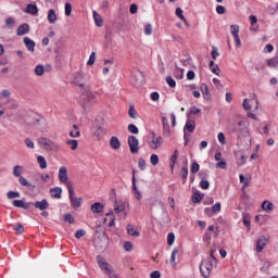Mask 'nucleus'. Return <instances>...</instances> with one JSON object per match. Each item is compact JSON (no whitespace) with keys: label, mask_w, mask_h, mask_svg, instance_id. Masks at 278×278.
I'll use <instances>...</instances> for the list:
<instances>
[{"label":"nucleus","mask_w":278,"mask_h":278,"mask_svg":"<svg viewBox=\"0 0 278 278\" xmlns=\"http://www.w3.org/2000/svg\"><path fill=\"white\" fill-rule=\"evenodd\" d=\"M97 262H98L99 268H101V270H103L105 275H109V277L111 278L116 277V273H114V268L112 267V265L105 262V258L103 256L98 255Z\"/></svg>","instance_id":"obj_1"},{"label":"nucleus","mask_w":278,"mask_h":278,"mask_svg":"<svg viewBox=\"0 0 278 278\" xmlns=\"http://www.w3.org/2000/svg\"><path fill=\"white\" fill-rule=\"evenodd\" d=\"M66 188L70 194L71 206L74 207V210H77V207H81V203H84V199L75 198V190L73 189V185L71 182H67Z\"/></svg>","instance_id":"obj_2"},{"label":"nucleus","mask_w":278,"mask_h":278,"mask_svg":"<svg viewBox=\"0 0 278 278\" xmlns=\"http://www.w3.org/2000/svg\"><path fill=\"white\" fill-rule=\"evenodd\" d=\"M214 262L212 258L207 257L206 260L202 261L200 265V273L203 277L207 278L212 275V268H214Z\"/></svg>","instance_id":"obj_3"},{"label":"nucleus","mask_w":278,"mask_h":278,"mask_svg":"<svg viewBox=\"0 0 278 278\" xmlns=\"http://www.w3.org/2000/svg\"><path fill=\"white\" fill-rule=\"evenodd\" d=\"M38 144L41 149H45V151H55L60 149V146H58V143L51 141L47 137L38 138Z\"/></svg>","instance_id":"obj_4"},{"label":"nucleus","mask_w":278,"mask_h":278,"mask_svg":"<svg viewBox=\"0 0 278 278\" xmlns=\"http://www.w3.org/2000/svg\"><path fill=\"white\" fill-rule=\"evenodd\" d=\"M68 62V49L64 46H59V66H64Z\"/></svg>","instance_id":"obj_5"},{"label":"nucleus","mask_w":278,"mask_h":278,"mask_svg":"<svg viewBox=\"0 0 278 278\" xmlns=\"http://www.w3.org/2000/svg\"><path fill=\"white\" fill-rule=\"evenodd\" d=\"M128 147L130 149V153H138V151H140V141H138L136 136L130 135L128 137Z\"/></svg>","instance_id":"obj_6"},{"label":"nucleus","mask_w":278,"mask_h":278,"mask_svg":"<svg viewBox=\"0 0 278 278\" xmlns=\"http://www.w3.org/2000/svg\"><path fill=\"white\" fill-rule=\"evenodd\" d=\"M243 110L248 112V118L257 121V112H260V106L257 105H243Z\"/></svg>","instance_id":"obj_7"},{"label":"nucleus","mask_w":278,"mask_h":278,"mask_svg":"<svg viewBox=\"0 0 278 278\" xmlns=\"http://www.w3.org/2000/svg\"><path fill=\"white\" fill-rule=\"evenodd\" d=\"M132 84L134 86H136V88H140V86H142V84H144V73H142L141 71L136 72L132 75Z\"/></svg>","instance_id":"obj_8"},{"label":"nucleus","mask_w":278,"mask_h":278,"mask_svg":"<svg viewBox=\"0 0 278 278\" xmlns=\"http://www.w3.org/2000/svg\"><path fill=\"white\" fill-rule=\"evenodd\" d=\"M230 33L235 38V42L237 45V47H242V41H240V26L238 25H231L230 26Z\"/></svg>","instance_id":"obj_9"},{"label":"nucleus","mask_w":278,"mask_h":278,"mask_svg":"<svg viewBox=\"0 0 278 278\" xmlns=\"http://www.w3.org/2000/svg\"><path fill=\"white\" fill-rule=\"evenodd\" d=\"M45 118L37 115L33 119L28 122V125H34V127H37V129H43L45 128Z\"/></svg>","instance_id":"obj_10"},{"label":"nucleus","mask_w":278,"mask_h":278,"mask_svg":"<svg viewBox=\"0 0 278 278\" xmlns=\"http://www.w3.org/2000/svg\"><path fill=\"white\" fill-rule=\"evenodd\" d=\"M161 116L163 124V135L168 138V136H170V124H168V118L166 117V115H164V113H161Z\"/></svg>","instance_id":"obj_11"},{"label":"nucleus","mask_w":278,"mask_h":278,"mask_svg":"<svg viewBox=\"0 0 278 278\" xmlns=\"http://www.w3.org/2000/svg\"><path fill=\"white\" fill-rule=\"evenodd\" d=\"M59 181L61 184H68V169L65 166H62L59 169Z\"/></svg>","instance_id":"obj_12"},{"label":"nucleus","mask_w":278,"mask_h":278,"mask_svg":"<svg viewBox=\"0 0 278 278\" xmlns=\"http://www.w3.org/2000/svg\"><path fill=\"white\" fill-rule=\"evenodd\" d=\"M13 205H14V207H22V210H29V207H31V205H34V202H25V199L14 200Z\"/></svg>","instance_id":"obj_13"},{"label":"nucleus","mask_w":278,"mask_h":278,"mask_svg":"<svg viewBox=\"0 0 278 278\" xmlns=\"http://www.w3.org/2000/svg\"><path fill=\"white\" fill-rule=\"evenodd\" d=\"M31 205H34V207H36V210H40L41 212H45V210H49V201H47V199L33 202Z\"/></svg>","instance_id":"obj_14"},{"label":"nucleus","mask_w":278,"mask_h":278,"mask_svg":"<svg viewBox=\"0 0 278 278\" xmlns=\"http://www.w3.org/2000/svg\"><path fill=\"white\" fill-rule=\"evenodd\" d=\"M23 42L30 53H34L36 51V41L31 40L29 37H24Z\"/></svg>","instance_id":"obj_15"},{"label":"nucleus","mask_w":278,"mask_h":278,"mask_svg":"<svg viewBox=\"0 0 278 278\" xmlns=\"http://www.w3.org/2000/svg\"><path fill=\"white\" fill-rule=\"evenodd\" d=\"M92 134L94 140H101V136H103V128L100 125L96 124L92 127Z\"/></svg>","instance_id":"obj_16"},{"label":"nucleus","mask_w":278,"mask_h":278,"mask_svg":"<svg viewBox=\"0 0 278 278\" xmlns=\"http://www.w3.org/2000/svg\"><path fill=\"white\" fill-rule=\"evenodd\" d=\"M260 105V101H257V96L255 94H250L249 98H245L243 100L242 105Z\"/></svg>","instance_id":"obj_17"},{"label":"nucleus","mask_w":278,"mask_h":278,"mask_svg":"<svg viewBox=\"0 0 278 278\" xmlns=\"http://www.w3.org/2000/svg\"><path fill=\"white\" fill-rule=\"evenodd\" d=\"M25 34H29V24L27 23L20 25L16 29V36H25Z\"/></svg>","instance_id":"obj_18"},{"label":"nucleus","mask_w":278,"mask_h":278,"mask_svg":"<svg viewBox=\"0 0 278 278\" xmlns=\"http://www.w3.org/2000/svg\"><path fill=\"white\" fill-rule=\"evenodd\" d=\"M162 137H155V132H153L152 141L150 143L151 149H160L162 147Z\"/></svg>","instance_id":"obj_19"},{"label":"nucleus","mask_w":278,"mask_h":278,"mask_svg":"<svg viewBox=\"0 0 278 278\" xmlns=\"http://www.w3.org/2000/svg\"><path fill=\"white\" fill-rule=\"evenodd\" d=\"M266 242H268L266 237L262 236L258 238L257 243H256L257 253H262V251H264V247H266Z\"/></svg>","instance_id":"obj_20"},{"label":"nucleus","mask_w":278,"mask_h":278,"mask_svg":"<svg viewBox=\"0 0 278 278\" xmlns=\"http://www.w3.org/2000/svg\"><path fill=\"white\" fill-rule=\"evenodd\" d=\"M83 80H84V74L75 73L73 75V84H75L76 86H79L80 88H84V83H81Z\"/></svg>","instance_id":"obj_21"},{"label":"nucleus","mask_w":278,"mask_h":278,"mask_svg":"<svg viewBox=\"0 0 278 278\" xmlns=\"http://www.w3.org/2000/svg\"><path fill=\"white\" fill-rule=\"evenodd\" d=\"M90 210L93 214H101L104 210V206L101 204V202H94Z\"/></svg>","instance_id":"obj_22"},{"label":"nucleus","mask_w":278,"mask_h":278,"mask_svg":"<svg viewBox=\"0 0 278 278\" xmlns=\"http://www.w3.org/2000/svg\"><path fill=\"white\" fill-rule=\"evenodd\" d=\"M126 229H127V233L132 238H138L140 236V231H138V229H136L131 224H128Z\"/></svg>","instance_id":"obj_23"},{"label":"nucleus","mask_w":278,"mask_h":278,"mask_svg":"<svg viewBox=\"0 0 278 278\" xmlns=\"http://www.w3.org/2000/svg\"><path fill=\"white\" fill-rule=\"evenodd\" d=\"M50 195L52 199H62V188L55 187L50 189Z\"/></svg>","instance_id":"obj_24"},{"label":"nucleus","mask_w":278,"mask_h":278,"mask_svg":"<svg viewBox=\"0 0 278 278\" xmlns=\"http://www.w3.org/2000/svg\"><path fill=\"white\" fill-rule=\"evenodd\" d=\"M238 130L241 131V134H244L245 136H249V129L247 128V122L244 119H240L238 123Z\"/></svg>","instance_id":"obj_25"},{"label":"nucleus","mask_w":278,"mask_h":278,"mask_svg":"<svg viewBox=\"0 0 278 278\" xmlns=\"http://www.w3.org/2000/svg\"><path fill=\"white\" fill-rule=\"evenodd\" d=\"M48 21L52 25L58 21V14L55 13V9H50L48 12Z\"/></svg>","instance_id":"obj_26"},{"label":"nucleus","mask_w":278,"mask_h":278,"mask_svg":"<svg viewBox=\"0 0 278 278\" xmlns=\"http://www.w3.org/2000/svg\"><path fill=\"white\" fill-rule=\"evenodd\" d=\"M110 147H112V149H115V150L121 149V140H118L116 136L111 137Z\"/></svg>","instance_id":"obj_27"},{"label":"nucleus","mask_w":278,"mask_h":278,"mask_svg":"<svg viewBox=\"0 0 278 278\" xmlns=\"http://www.w3.org/2000/svg\"><path fill=\"white\" fill-rule=\"evenodd\" d=\"M197 127V123H194V121L192 119H188L186 122V125H185V131L187 129V131H189L190 134H192V131H194V128Z\"/></svg>","instance_id":"obj_28"},{"label":"nucleus","mask_w":278,"mask_h":278,"mask_svg":"<svg viewBox=\"0 0 278 278\" xmlns=\"http://www.w3.org/2000/svg\"><path fill=\"white\" fill-rule=\"evenodd\" d=\"M93 21L98 27H103V17L97 11H93Z\"/></svg>","instance_id":"obj_29"},{"label":"nucleus","mask_w":278,"mask_h":278,"mask_svg":"<svg viewBox=\"0 0 278 278\" xmlns=\"http://www.w3.org/2000/svg\"><path fill=\"white\" fill-rule=\"evenodd\" d=\"M179 159V150H175L174 154L170 156V168L175 169V164H177V160Z\"/></svg>","instance_id":"obj_30"},{"label":"nucleus","mask_w":278,"mask_h":278,"mask_svg":"<svg viewBox=\"0 0 278 278\" xmlns=\"http://www.w3.org/2000/svg\"><path fill=\"white\" fill-rule=\"evenodd\" d=\"M208 66L214 75H220V67L218 66V64L214 63V61H211Z\"/></svg>","instance_id":"obj_31"},{"label":"nucleus","mask_w":278,"mask_h":278,"mask_svg":"<svg viewBox=\"0 0 278 278\" xmlns=\"http://www.w3.org/2000/svg\"><path fill=\"white\" fill-rule=\"evenodd\" d=\"M26 12L27 14L36 15L38 14V7L36 4H27Z\"/></svg>","instance_id":"obj_32"},{"label":"nucleus","mask_w":278,"mask_h":278,"mask_svg":"<svg viewBox=\"0 0 278 278\" xmlns=\"http://www.w3.org/2000/svg\"><path fill=\"white\" fill-rule=\"evenodd\" d=\"M18 181H20L21 186H25L26 188H30V189L36 188L35 185L29 184V181L23 176H20Z\"/></svg>","instance_id":"obj_33"},{"label":"nucleus","mask_w":278,"mask_h":278,"mask_svg":"<svg viewBox=\"0 0 278 278\" xmlns=\"http://www.w3.org/2000/svg\"><path fill=\"white\" fill-rule=\"evenodd\" d=\"M242 218H243L244 227H248V229H251V215H249V213H243Z\"/></svg>","instance_id":"obj_34"},{"label":"nucleus","mask_w":278,"mask_h":278,"mask_svg":"<svg viewBox=\"0 0 278 278\" xmlns=\"http://www.w3.org/2000/svg\"><path fill=\"white\" fill-rule=\"evenodd\" d=\"M176 16H178V18H180L185 25H188V20H186V16H184V10L181 8L176 9Z\"/></svg>","instance_id":"obj_35"},{"label":"nucleus","mask_w":278,"mask_h":278,"mask_svg":"<svg viewBox=\"0 0 278 278\" xmlns=\"http://www.w3.org/2000/svg\"><path fill=\"white\" fill-rule=\"evenodd\" d=\"M65 143L71 147L72 151H77V148L79 147V142L75 139H70Z\"/></svg>","instance_id":"obj_36"},{"label":"nucleus","mask_w":278,"mask_h":278,"mask_svg":"<svg viewBox=\"0 0 278 278\" xmlns=\"http://www.w3.org/2000/svg\"><path fill=\"white\" fill-rule=\"evenodd\" d=\"M208 212H212L213 214H218L220 212V202H217L215 205L212 206V208H205V214Z\"/></svg>","instance_id":"obj_37"},{"label":"nucleus","mask_w":278,"mask_h":278,"mask_svg":"<svg viewBox=\"0 0 278 278\" xmlns=\"http://www.w3.org/2000/svg\"><path fill=\"white\" fill-rule=\"evenodd\" d=\"M273 207H274V205L269 201H264L262 203V210H264V212H273Z\"/></svg>","instance_id":"obj_38"},{"label":"nucleus","mask_w":278,"mask_h":278,"mask_svg":"<svg viewBox=\"0 0 278 278\" xmlns=\"http://www.w3.org/2000/svg\"><path fill=\"white\" fill-rule=\"evenodd\" d=\"M14 25H16V20H14V17H8L5 20V27H8V29H14Z\"/></svg>","instance_id":"obj_39"},{"label":"nucleus","mask_w":278,"mask_h":278,"mask_svg":"<svg viewBox=\"0 0 278 278\" xmlns=\"http://www.w3.org/2000/svg\"><path fill=\"white\" fill-rule=\"evenodd\" d=\"M35 75H37V77H42V75H45V66L42 64L35 67Z\"/></svg>","instance_id":"obj_40"},{"label":"nucleus","mask_w":278,"mask_h":278,"mask_svg":"<svg viewBox=\"0 0 278 278\" xmlns=\"http://www.w3.org/2000/svg\"><path fill=\"white\" fill-rule=\"evenodd\" d=\"M13 229L14 231H16L17 236H22V233H25V227H23L20 223L15 224Z\"/></svg>","instance_id":"obj_41"},{"label":"nucleus","mask_w":278,"mask_h":278,"mask_svg":"<svg viewBox=\"0 0 278 278\" xmlns=\"http://www.w3.org/2000/svg\"><path fill=\"white\" fill-rule=\"evenodd\" d=\"M37 162H38V164H39V166H40L41 169L47 168V160L45 159V156L39 155V156L37 157Z\"/></svg>","instance_id":"obj_42"},{"label":"nucleus","mask_w":278,"mask_h":278,"mask_svg":"<svg viewBox=\"0 0 278 278\" xmlns=\"http://www.w3.org/2000/svg\"><path fill=\"white\" fill-rule=\"evenodd\" d=\"M267 66H269V68H277V66H278V56H275V58L270 59L267 62Z\"/></svg>","instance_id":"obj_43"},{"label":"nucleus","mask_w":278,"mask_h":278,"mask_svg":"<svg viewBox=\"0 0 278 278\" xmlns=\"http://www.w3.org/2000/svg\"><path fill=\"white\" fill-rule=\"evenodd\" d=\"M177 253H179V250H177V249L173 250V252H172V255H170L172 266H177V262H176Z\"/></svg>","instance_id":"obj_44"},{"label":"nucleus","mask_w":278,"mask_h":278,"mask_svg":"<svg viewBox=\"0 0 278 278\" xmlns=\"http://www.w3.org/2000/svg\"><path fill=\"white\" fill-rule=\"evenodd\" d=\"M96 61H97V53L91 52L89 60L87 61V66H92Z\"/></svg>","instance_id":"obj_45"},{"label":"nucleus","mask_w":278,"mask_h":278,"mask_svg":"<svg viewBox=\"0 0 278 278\" xmlns=\"http://www.w3.org/2000/svg\"><path fill=\"white\" fill-rule=\"evenodd\" d=\"M21 173H23V166L16 165L13 168V175L14 177H21Z\"/></svg>","instance_id":"obj_46"},{"label":"nucleus","mask_w":278,"mask_h":278,"mask_svg":"<svg viewBox=\"0 0 278 278\" xmlns=\"http://www.w3.org/2000/svg\"><path fill=\"white\" fill-rule=\"evenodd\" d=\"M114 212H116V214H121V212H125V204L118 205V202H115Z\"/></svg>","instance_id":"obj_47"},{"label":"nucleus","mask_w":278,"mask_h":278,"mask_svg":"<svg viewBox=\"0 0 278 278\" xmlns=\"http://www.w3.org/2000/svg\"><path fill=\"white\" fill-rule=\"evenodd\" d=\"M150 162L152 166H157V164H160V156H157V154H152L150 156Z\"/></svg>","instance_id":"obj_48"},{"label":"nucleus","mask_w":278,"mask_h":278,"mask_svg":"<svg viewBox=\"0 0 278 278\" xmlns=\"http://www.w3.org/2000/svg\"><path fill=\"white\" fill-rule=\"evenodd\" d=\"M7 197L8 199H18L21 198V193L18 191H9Z\"/></svg>","instance_id":"obj_49"},{"label":"nucleus","mask_w":278,"mask_h":278,"mask_svg":"<svg viewBox=\"0 0 278 278\" xmlns=\"http://www.w3.org/2000/svg\"><path fill=\"white\" fill-rule=\"evenodd\" d=\"M85 94L89 101H92V99H94V93H92L90 87L85 88Z\"/></svg>","instance_id":"obj_50"},{"label":"nucleus","mask_w":278,"mask_h":278,"mask_svg":"<svg viewBox=\"0 0 278 278\" xmlns=\"http://www.w3.org/2000/svg\"><path fill=\"white\" fill-rule=\"evenodd\" d=\"M128 114L130 118H138V111H136V108L130 106L128 110Z\"/></svg>","instance_id":"obj_51"},{"label":"nucleus","mask_w":278,"mask_h":278,"mask_svg":"<svg viewBox=\"0 0 278 278\" xmlns=\"http://www.w3.org/2000/svg\"><path fill=\"white\" fill-rule=\"evenodd\" d=\"M167 244H168L169 247H173V244H175V233L169 232V233L167 235Z\"/></svg>","instance_id":"obj_52"},{"label":"nucleus","mask_w":278,"mask_h":278,"mask_svg":"<svg viewBox=\"0 0 278 278\" xmlns=\"http://www.w3.org/2000/svg\"><path fill=\"white\" fill-rule=\"evenodd\" d=\"M73 13V5H71V2L65 3V16H71Z\"/></svg>","instance_id":"obj_53"},{"label":"nucleus","mask_w":278,"mask_h":278,"mask_svg":"<svg viewBox=\"0 0 278 278\" xmlns=\"http://www.w3.org/2000/svg\"><path fill=\"white\" fill-rule=\"evenodd\" d=\"M240 184H243V188H249V179L244 175H239Z\"/></svg>","instance_id":"obj_54"},{"label":"nucleus","mask_w":278,"mask_h":278,"mask_svg":"<svg viewBox=\"0 0 278 278\" xmlns=\"http://www.w3.org/2000/svg\"><path fill=\"white\" fill-rule=\"evenodd\" d=\"M214 253H216V247H213L210 252V260L214 262V264H218V260H216V256H214Z\"/></svg>","instance_id":"obj_55"},{"label":"nucleus","mask_w":278,"mask_h":278,"mask_svg":"<svg viewBox=\"0 0 278 278\" xmlns=\"http://www.w3.org/2000/svg\"><path fill=\"white\" fill-rule=\"evenodd\" d=\"M64 220H65V223H70V225H73V223H75V217H73V215H71V213H67L64 216Z\"/></svg>","instance_id":"obj_56"},{"label":"nucleus","mask_w":278,"mask_h":278,"mask_svg":"<svg viewBox=\"0 0 278 278\" xmlns=\"http://www.w3.org/2000/svg\"><path fill=\"white\" fill-rule=\"evenodd\" d=\"M166 83L168 84L169 88H175L177 86V83L170 76L166 77Z\"/></svg>","instance_id":"obj_57"},{"label":"nucleus","mask_w":278,"mask_h":278,"mask_svg":"<svg viewBox=\"0 0 278 278\" xmlns=\"http://www.w3.org/2000/svg\"><path fill=\"white\" fill-rule=\"evenodd\" d=\"M146 36H151L153 34V26L151 24H147L144 27Z\"/></svg>","instance_id":"obj_58"},{"label":"nucleus","mask_w":278,"mask_h":278,"mask_svg":"<svg viewBox=\"0 0 278 278\" xmlns=\"http://www.w3.org/2000/svg\"><path fill=\"white\" fill-rule=\"evenodd\" d=\"M199 168H200L199 163L193 162V163L191 164V173H193V175H197V173H199Z\"/></svg>","instance_id":"obj_59"},{"label":"nucleus","mask_w":278,"mask_h":278,"mask_svg":"<svg viewBox=\"0 0 278 278\" xmlns=\"http://www.w3.org/2000/svg\"><path fill=\"white\" fill-rule=\"evenodd\" d=\"M181 177L184 179L182 184H186V179H188V167L181 168Z\"/></svg>","instance_id":"obj_60"},{"label":"nucleus","mask_w":278,"mask_h":278,"mask_svg":"<svg viewBox=\"0 0 278 278\" xmlns=\"http://www.w3.org/2000/svg\"><path fill=\"white\" fill-rule=\"evenodd\" d=\"M124 249H125V251H127V252L132 251V249H134V243H131V241H126V242L124 243Z\"/></svg>","instance_id":"obj_61"},{"label":"nucleus","mask_w":278,"mask_h":278,"mask_svg":"<svg viewBox=\"0 0 278 278\" xmlns=\"http://www.w3.org/2000/svg\"><path fill=\"white\" fill-rule=\"evenodd\" d=\"M200 187L202 188V190H207L210 188V181L201 180L200 181Z\"/></svg>","instance_id":"obj_62"},{"label":"nucleus","mask_w":278,"mask_h":278,"mask_svg":"<svg viewBox=\"0 0 278 278\" xmlns=\"http://www.w3.org/2000/svg\"><path fill=\"white\" fill-rule=\"evenodd\" d=\"M128 131L130 134H138L139 132L138 128L134 124L128 125Z\"/></svg>","instance_id":"obj_63"},{"label":"nucleus","mask_w":278,"mask_h":278,"mask_svg":"<svg viewBox=\"0 0 278 278\" xmlns=\"http://www.w3.org/2000/svg\"><path fill=\"white\" fill-rule=\"evenodd\" d=\"M151 278H162V273L160 270H154L150 274Z\"/></svg>","instance_id":"obj_64"}]
</instances>
